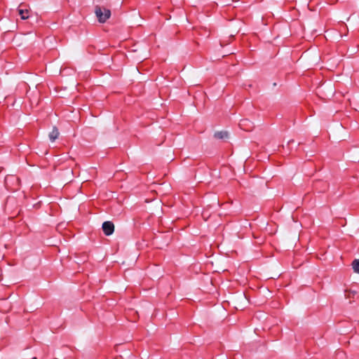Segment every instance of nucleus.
Returning a JSON list of instances; mask_svg holds the SVG:
<instances>
[{
  "mask_svg": "<svg viewBox=\"0 0 359 359\" xmlns=\"http://www.w3.org/2000/svg\"><path fill=\"white\" fill-rule=\"evenodd\" d=\"M95 13L98 21L101 23L105 22L111 16L110 10L99 6H95Z\"/></svg>",
  "mask_w": 359,
  "mask_h": 359,
  "instance_id": "nucleus-1",
  "label": "nucleus"
},
{
  "mask_svg": "<svg viewBox=\"0 0 359 359\" xmlns=\"http://www.w3.org/2000/svg\"><path fill=\"white\" fill-rule=\"evenodd\" d=\"M102 230L106 236H110L114 231V225L111 222H104L102 224Z\"/></svg>",
  "mask_w": 359,
  "mask_h": 359,
  "instance_id": "nucleus-2",
  "label": "nucleus"
},
{
  "mask_svg": "<svg viewBox=\"0 0 359 359\" xmlns=\"http://www.w3.org/2000/svg\"><path fill=\"white\" fill-rule=\"evenodd\" d=\"M18 11L22 20H27L29 18L30 11L27 8H24L22 5L19 6Z\"/></svg>",
  "mask_w": 359,
  "mask_h": 359,
  "instance_id": "nucleus-3",
  "label": "nucleus"
},
{
  "mask_svg": "<svg viewBox=\"0 0 359 359\" xmlns=\"http://www.w3.org/2000/svg\"><path fill=\"white\" fill-rule=\"evenodd\" d=\"M59 131L56 127H53L52 131L49 133V138L52 142H54L59 136Z\"/></svg>",
  "mask_w": 359,
  "mask_h": 359,
  "instance_id": "nucleus-4",
  "label": "nucleus"
},
{
  "mask_svg": "<svg viewBox=\"0 0 359 359\" xmlns=\"http://www.w3.org/2000/svg\"><path fill=\"white\" fill-rule=\"evenodd\" d=\"M228 137L229 134L226 131H219L215 133V137L217 139H226Z\"/></svg>",
  "mask_w": 359,
  "mask_h": 359,
  "instance_id": "nucleus-5",
  "label": "nucleus"
},
{
  "mask_svg": "<svg viewBox=\"0 0 359 359\" xmlns=\"http://www.w3.org/2000/svg\"><path fill=\"white\" fill-rule=\"evenodd\" d=\"M12 181H15L16 183H18L19 179L13 175L7 176L5 179L6 185L7 187H9V183L11 182Z\"/></svg>",
  "mask_w": 359,
  "mask_h": 359,
  "instance_id": "nucleus-6",
  "label": "nucleus"
},
{
  "mask_svg": "<svg viewBox=\"0 0 359 359\" xmlns=\"http://www.w3.org/2000/svg\"><path fill=\"white\" fill-rule=\"evenodd\" d=\"M352 266H353V271L355 273H359V259H355L352 262Z\"/></svg>",
  "mask_w": 359,
  "mask_h": 359,
  "instance_id": "nucleus-7",
  "label": "nucleus"
},
{
  "mask_svg": "<svg viewBox=\"0 0 359 359\" xmlns=\"http://www.w3.org/2000/svg\"><path fill=\"white\" fill-rule=\"evenodd\" d=\"M357 294V291L353 290L351 289L348 290H346V298H351L353 297Z\"/></svg>",
  "mask_w": 359,
  "mask_h": 359,
  "instance_id": "nucleus-8",
  "label": "nucleus"
}]
</instances>
